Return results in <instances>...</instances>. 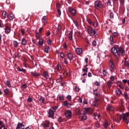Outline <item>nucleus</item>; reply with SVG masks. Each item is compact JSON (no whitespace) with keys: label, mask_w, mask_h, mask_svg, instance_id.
<instances>
[{"label":"nucleus","mask_w":129,"mask_h":129,"mask_svg":"<svg viewBox=\"0 0 129 129\" xmlns=\"http://www.w3.org/2000/svg\"><path fill=\"white\" fill-rule=\"evenodd\" d=\"M73 31H71L69 34V41H72L73 40Z\"/></svg>","instance_id":"obj_18"},{"label":"nucleus","mask_w":129,"mask_h":129,"mask_svg":"<svg viewBox=\"0 0 129 129\" xmlns=\"http://www.w3.org/2000/svg\"><path fill=\"white\" fill-rule=\"evenodd\" d=\"M2 16L5 19L9 18V15H8V13H7V11H3L2 13Z\"/></svg>","instance_id":"obj_22"},{"label":"nucleus","mask_w":129,"mask_h":129,"mask_svg":"<svg viewBox=\"0 0 129 129\" xmlns=\"http://www.w3.org/2000/svg\"><path fill=\"white\" fill-rule=\"evenodd\" d=\"M42 21L44 25H46V24H47V22H48V20H47V16H43L42 19Z\"/></svg>","instance_id":"obj_23"},{"label":"nucleus","mask_w":129,"mask_h":129,"mask_svg":"<svg viewBox=\"0 0 129 129\" xmlns=\"http://www.w3.org/2000/svg\"><path fill=\"white\" fill-rule=\"evenodd\" d=\"M111 85H112V83L111 82V81H109L107 82V86L109 88H110V87H111Z\"/></svg>","instance_id":"obj_41"},{"label":"nucleus","mask_w":129,"mask_h":129,"mask_svg":"<svg viewBox=\"0 0 129 129\" xmlns=\"http://www.w3.org/2000/svg\"><path fill=\"white\" fill-rule=\"evenodd\" d=\"M121 116L123 119V121H124L126 124H128L129 112H127L124 114H122Z\"/></svg>","instance_id":"obj_3"},{"label":"nucleus","mask_w":129,"mask_h":129,"mask_svg":"<svg viewBox=\"0 0 129 129\" xmlns=\"http://www.w3.org/2000/svg\"><path fill=\"white\" fill-rule=\"evenodd\" d=\"M39 45L41 46V45H43L44 43V40L43 39H40L38 41Z\"/></svg>","instance_id":"obj_37"},{"label":"nucleus","mask_w":129,"mask_h":129,"mask_svg":"<svg viewBox=\"0 0 129 129\" xmlns=\"http://www.w3.org/2000/svg\"><path fill=\"white\" fill-rule=\"evenodd\" d=\"M75 90L76 91H77V92H79V90H80V88H79V87L77 86L75 87Z\"/></svg>","instance_id":"obj_60"},{"label":"nucleus","mask_w":129,"mask_h":129,"mask_svg":"<svg viewBox=\"0 0 129 129\" xmlns=\"http://www.w3.org/2000/svg\"><path fill=\"white\" fill-rule=\"evenodd\" d=\"M41 125L42 127H49L50 126V121L46 120L41 124Z\"/></svg>","instance_id":"obj_7"},{"label":"nucleus","mask_w":129,"mask_h":129,"mask_svg":"<svg viewBox=\"0 0 129 129\" xmlns=\"http://www.w3.org/2000/svg\"><path fill=\"white\" fill-rule=\"evenodd\" d=\"M50 35H51V32H50V31H47L46 33V36L47 37H49V36H50Z\"/></svg>","instance_id":"obj_61"},{"label":"nucleus","mask_w":129,"mask_h":129,"mask_svg":"<svg viewBox=\"0 0 129 129\" xmlns=\"http://www.w3.org/2000/svg\"><path fill=\"white\" fill-rule=\"evenodd\" d=\"M30 74L33 77H39V76H41V75H42V74L40 73H38L36 72H32L30 73Z\"/></svg>","instance_id":"obj_10"},{"label":"nucleus","mask_w":129,"mask_h":129,"mask_svg":"<svg viewBox=\"0 0 129 129\" xmlns=\"http://www.w3.org/2000/svg\"><path fill=\"white\" fill-rule=\"evenodd\" d=\"M102 73L104 76H106L107 75V72H106V71L105 70H103Z\"/></svg>","instance_id":"obj_53"},{"label":"nucleus","mask_w":129,"mask_h":129,"mask_svg":"<svg viewBox=\"0 0 129 129\" xmlns=\"http://www.w3.org/2000/svg\"><path fill=\"white\" fill-rule=\"evenodd\" d=\"M10 21H13L14 19H15V15L13 14V13H11L10 15L8 17Z\"/></svg>","instance_id":"obj_27"},{"label":"nucleus","mask_w":129,"mask_h":129,"mask_svg":"<svg viewBox=\"0 0 129 129\" xmlns=\"http://www.w3.org/2000/svg\"><path fill=\"white\" fill-rule=\"evenodd\" d=\"M27 43L28 42H27V40L24 38H23L22 39L21 44H22L23 45V46H26L27 45Z\"/></svg>","instance_id":"obj_24"},{"label":"nucleus","mask_w":129,"mask_h":129,"mask_svg":"<svg viewBox=\"0 0 129 129\" xmlns=\"http://www.w3.org/2000/svg\"><path fill=\"white\" fill-rule=\"evenodd\" d=\"M84 113H87V114H90V113H92V109L91 108H84Z\"/></svg>","instance_id":"obj_9"},{"label":"nucleus","mask_w":129,"mask_h":129,"mask_svg":"<svg viewBox=\"0 0 129 129\" xmlns=\"http://www.w3.org/2000/svg\"><path fill=\"white\" fill-rule=\"evenodd\" d=\"M83 72H88V68L86 67H84V68L82 69Z\"/></svg>","instance_id":"obj_42"},{"label":"nucleus","mask_w":129,"mask_h":129,"mask_svg":"<svg viewBox=\"0 0 129 129\" xmlns=\"http://www.w3.org/2000/svg\"><path fill=\"white\" fill-rule=\"evenodd\" d=\"M94 6L97 10H99V9L102 8L103 5H102V3L101 1L97 0L95 2Z\"/></svg>","instance_id":"obj_4"},{"label":"nucleus","mask_w":129,"mask_h":129,"mask_svg":"<svg viewBox=\"0 0 129 129\" xmlns=\"http://www.w3.org/2000/svg\"><path fill=\"white\" fill-rule=\"evenodd\" d=\"M0 129H7L5 124L0 127Z\"/></svg>","instance_id":"obj_64"},{"label":"nucleus","mask_w":129,"mask_h":129,"mask_svg":"<svg viewBox=\"0 0 129 129\" xmlns=\"http://www.w3.org/2000/svg\"><path fill=\"white\" fill-rule=\"evenodd\" d=\"M6 85L8 87L11 88L12 87V84H11V81H6Z\"/></svg>","instance_id":"obj_35"},{"label":"nucleus","mask_w":129,"mask_h":129,"mask_svg":"<svg viewBox=\"0 0 129 129\" xmlns=\"http://www.w3.org/2000/svg\"><path fill=\"white\" fill-rule=\"evenodd\" d=\"M63 62L64 63V64H66V65H68V64H69V62L68 61V59H67V58H64L63 59Z\"/></svg>","instance_id":"obj_46"},{"label":"nucleus","mask_w":129,"mask_h":129,"mask_svg":"<svg viewBox=\"0 0 129 129\" xmlns=\"http://www.w3.org/2000/svg\"><path fill=\"white\" fill-rule=\"evenodd\" d=\"M92 25L95 27H98V22L97 21H95Z\"/></svg>","instance_id":"obj_40"},{"label":"nucleus","mask_w":129,"mask_h":129,"mask_svg":"<svg viewBox=\"0 0 129 129\" xmlns=\"http://www.w3.org/2000/svg\"><path fill=\"white\" fill-rule=\"evenodd\" d=\"M107 110H108V111H113L114 110V108L110 105H108L106 107Z\"/></svg>","instance_id":"obj_17"},{"label":"nucleus","mask_w":129,"mask_h":129,"mask_svg":"<svg viewBox=\"0 0 129 129\" xmlns=\"http://www.w3.org/2000/svg\"><path fill=\"white\" fill-rule=\"evenodd\" d=\"M52 109H53V111H54V112H55L56 110H57V109H58V106H54L53 107H52Z\"/></svg>","instance_id":"obj_56"},{"label":"nucleus","mask_w":129,"mask_h":129,"mask_svg":"<svg viewBox=\"0 0 129 129\" xmlns=\"http://www.w3.org/2000/svg\"><path fill=\"white\" fill-rule=\"evenodd\" d=\"M72 115V112L70 110H67L65 113V116L66 117H71Z\"/></svg>","instance_id":"obj_16"},{"label":"nucleus","mask_w":129,"mask_h":129,"mask_svg":"<svg viewBox=\"0 0 129 129\" xmlns=\"http://www.w3.org/2000/svg\"><path fill=\"white\" fill-rule=\"evenodd\" d=\"M97 45V43H96V40H93V42H92V46H93V47H95Z\"/></svg>","instance_id":"obj_58"},{"label":"nucleus","mask_w":129,"mask_h":129,"mask_svg":"<svg viewBox=\"0 0 129 129\" xmlns=\"http://www.w3.org/2000/svg\"><path fill=\"white\" fill-rule=\"evenodd\" d=\"M87 31L90 36H91L92 37L95 36V37H96L97 32H96L95 30H93V28H92L91 27L88 26L87 28Z\"/></svg>","instance_id":"obj_2"},{"label":"nucleus","mask_w":129,"mask_h":129,"mask_svg":"<svg viewBox=\"0 0 129 129\" xmlns=\"http://www.w3.org/2000/svg\"><path fill=\"white\" fill-rule=\"evenodd\" d=\"M67 99H68L69 101H71L72 99V97L71 96V95H68L67 97Z\"/></svg>","instance_id":"obj_49"},{"label":"nucleus","mask_w":129,"mask_h":129,"mask_svg":"<svg viewBox=\"0 0 129 129\" xmlns=\"http://www.w3.org/2000/svg\"><path fill=\"white\" fill-rule=\"evenodd\" d=\"M59 100H64V99H65L64 95H60L59 97Z\"/></svg>","instance_id":"obj_48"},{"label":"nucleus","mask_w":129,"mask_h":129,"mask_svg":"<svg viewBox=\"0 0 129 129\" xmlns=\"http://www.w3.org/2000/svg\"><path fill=\"white\" fill-rule=\"evenodd\" d=\"M16 129H25V125L23 123H18Z\"/></svg>","instance_id":"obj_11"},{"label":"nucleus","mask_w":129,"mask_h":129,"mask_svg":"<svg viewBox=\"0 0 129 129\" xmlns=\"http://www.w3.org/2000/svg\"><path fill=\"white\" fill-rule=\"evenodd\" d=\"M35 38L38 40V39H40L41 38V35H40V34L39 33H36L35 34Z\"/></svg>","instance_id":"obj_43"},{"label":"nucleus","mask_w":129,"mask_h":129,"mask_svg":"<svg viewBox=\"0 0 129 129\" xmlns=\"http://www.w3.org/2000/svg\"><path fill=\"white\" fill-rule=\"evenodd\" d=\"M43 74V76L44 77V78H45V79H48V78H49V74L47 72L44 71Z\"/></svg>","instance_id":"obj_21"},{"label":"nucleus","mask_w":129,"mask_h":129,"mask_svg":"<svg viewBox=\"0 0 129 129\" xmlns=\"http://www.w3.org/2000/svg\"><path fill=\"white\" fill-rule=\"evenodd\" d=\"M76 52H77V55H80L81 54H82V49L77 48Z\"/></svg>","instance_id":"obj_25"},{"label":"nucleus","mask_w":129,"mask_h":129,"mask_svg":"<svg viewBox=\"0 0 129 129\" xmlns=\"http://www.w3.org/2000/svg\"><path fill=\"white\" fill-rule=\"evenodd\" d=\"M50 50V47L49 46H46L44 49L45 53H49V50Z\"/></svg>","instance_id":"obj_38"},{"label":"nucleus","mask_w":129,"mask_h":129,"mask_svg":"<svg viewBox=\"0 0 129 129\" xmlns=\"http://www.w3.org/2000/svg\"><path fill=\"white\" fill-rule=\"evenodd\" d=\"M68 10L73 16H76V11H75L74 9H72L71 7H69Z\"/></svg>","instance_id":"obj_13"},{"label":"nucleus","mask_w":129,"mask_h":129,"mask_svg":"<svg viewBox=\"0 0 129 129\" xmlns=\"http://www.w3.org/2000/svg\"><path fill=\"white\" fill-rule=\"evenodd\" d=\"M116 93L117 94V95H119V96L122 95V92L119 89V88H118L116 90Z\"/></svg>","instance_id":"obj_19"},{"label":"nucleus","mask_w":129,"mask_h":129,"mask_svg":"<svg viewBox=\"0 0 129 129\" xmlns=\"http://www.w3.org/2000/svg\"><path fill=\"white\" fill-rule=\"evenodd\" d=\"M87 22L90 25H92V24L93 23V22H92V21H91L90 19H88Z\"/></svg>","instance_id":"obj_62"},{"label":"nucleus","mask_w":129,"mask_h":129,"mask_svg":"<svg viewBox=\"0 0 129 129\" xmlns=\"http://www.w3.org/2000/svg\"><path fill=\"white\" fill-rule=\"evenodd\" d=\"M119 111L122 112L124 110V107L123 106V102L121 101L119 103Z\"/></svg>","instance_id":"obj_12"},{"label":"nucleus","mask_w":129,"mask_h":129,"mask_svg":"<svg viewBox=\"0 0 129 129\" xmlns=\"http://www.w3.org/2000/svg\"><path fill=\"white\" fill-rule=\"evenodd\" d=\"M109 67V70L110 71H112V70L114 69V64L113 63V61L111 60H110Z\"/></svg>","instance_id":"obj_15"},{"label":"nucleus","mask_w":129,"mask_h":129,"mask_svg":"<svg viewBox=\"0 0 129 129\" xmlns=\"http://www.w3.org/2000/svg\"><path fill=\"white\" fill-rule=\"evenodd\" d=\"M39 101H40L41 103H44L45 101V98L44 97L40 96Z\"/></svg>","instance_id":"obj_34"},{"label":"nucleus","mask_w":129,"mask_h":129,"mask_svg":"<svg viewBox=\"0 0 129 129\" xmlns=\"http://www.w3.org/2000/svg\"><path fill=\"white\" fill-rule=\"evenodd\" d=\"M57 121H58V122H62V121H63V120H62V117H59L57 119Z\"/></svg>","instance_id":"obj_63"},{"label":"nucleus","mask_w":129,"mask_h":129,"mask_svg":"<svg viewBox=\"0 0 129 129\" xmlns=\"http://www.w3.org/2000/svg\"><path fill=\"white\" fill-rule=\"evenodd\" d=\"M17 70L19 72H23V73H27V70L24 69H21L20 67H18Z\"/></svg>","instance_id":"obj_20"},{"label":"nucleus","mask_w":129,"mask_h":129,"mask_svg":"<svg viewBox=\"0 0 129 129\" xmlns=\"http://www.w3.org/2000/svg\"><path fill=\"white\" fill-rule=\"evenodd\" d=\"M56 8L57 10H60L61 9V4L60 3H56Z\"/></svg>","instance_id":"obj_36"},{"label":"nucleus","mask_w":129,"mask_h":129,"mask_svg":"<svg viewBox=\"0 0 129 129\" xmlns=\"http://www.w3.org/2000/svg\"><path fill=\"white\" fill-rule=\"evenodd\" d=\"M94 85H95V86H100V84L98 81L95 82Z\"/></svg>","instance_id":"obj_55"},{"label":"nucleus","mask_w":129,"mask_h":129,"mask_svg":"<svg viewBox=\"0 0 129 129\" xmlns=\"http://www.w3.org/2000/svg\"><path fill=\"white\" fill-rule=\"evenodd\" d=\"M112 53L117 57V56H119L120 54L122 56H125V50L123 49L122 47L116 46L113 47L111 48Z\"/></svg>","instance_id":"obj_1"},{"label":"nucleus","mask_w":129,"mask_h":129,"mask_svg":"<svg viewBox=\"0 0 129 129\" xmlns=\"http://www.w3.org/2000/svg\"><path fill=\"white\" fill-rule=\"evenodd\" d=\"M60 83V86H62V87H64V86H66V83L65 82H59Z\"/></svg>","instance_id":"obj_51"},{"label":"nucleus","mask_w":129,"mask_h":129,"mask_svg":"<svg viewBox=\"0 0 129 129\" xmlns=\"http://www.w3.org/2000/svg\"><path fill=\"white\" fill-rule=\"evenodd\" d=\"M109 40L111 45H113V44H114V41H113V36L112 35H110Z\"/></svg>","instance_id":"obj_30"},{"label":"nucleus","mask_w":129,"mask_h":129,"mask_svg":"<svg viewBox=\"0 0 129 129\" xmlns=\"http://www.w3.org/2000/svg\"><path fill=\"white\" fill-rule=\"evenodd\" d=\"M83 116L82 117V120H86V119H87V116L85 115V113H83Z\"/></svg>","instance_id":"obj_44"},{"label":"nucleus","mask_w":129,"mask_h":129,"mask_svg":"<svg viewBox=\"0 0 129 129\" xmlns=\"http://www.w3.org/2000/svg\"><path fill=\"white\" fill-rule=\"evenodd\" d=\"M77 35L78 36V37H81L82 36V34H81V32L80 31H77Z\"/></svg>","instance_id":"obj_52"},{"label":"nucleus","mask_w":129,"mask_h":129,"mask_svg":"<svg viewBox=\"0 0 129 129\" xmlns=\"http://www.w3.org/2000/svg\"><path fill=\"white\" fill-rule=\"evenodd\" d=\"M124 65L125 67H129V63H128V61H126V59H125Z\"/></svg>","instance_id":"obj_39"},{"label":"nucleus","mask_w":129,"mask_h":129,"mask_svg":"<svg viewBox=\"0 0 129 129\" xmlns=\"http://www.w3.org/2000/svg\"><path fill=\"white\" fill-rule=\"evenodd\" d=\"M4 93H5L6 95L9 94V89H5L4 90Z\"/></svg>","instance_id":"obj_57"},{"label":"nucleus","mask_w":129,"mask_h":129,"mask_svg":"<svg viewBox=\"0 0 129 129\" xmlns=\"http://www.w3.org/2000/svg\"><path fill=\"white\" fill-rule=\"evenodd\" d=\"M67 56L68 59L70 61V63H71V60H73V58H74V55H73V53L71 52H68L67 53Z\"/></svg>","instance_id":"obj_8"},{"label":"nucleus","mask_w":129,"mask_h":129,"mask_svg":"<svg viewBox=\"0 0 129 129\" xmlns=\"http://www.w3.org/2000/svg\"><path fill=\"white\" fill-rule=\"evenodd\" d=\"M60 58H61V59H64V58H65V55L64 54V53H60Z\"/></svg>","instance_id":"obj_54"},{"label":"nucleus","mask_w":129,"mask_h":129,"mask_svg":"<svg viewBox=\"0 0 129 129\" xmlns=\"http://www.w3.org/2000/svg\"><path fill=\"white\" fill-rule=\"evenodd\" d=\"M94 116L95 117H97V118H100V114H97V113H94Z\"/></svg>","instance_id":"obj_45"},{"label":"nucleus","mask_w":129,"mask_h":129,"mask_svg":"<svg viewBox=\"0 0 129 129\" xmlns=\"http://www.w3.org/2000/svg\"><path fill=\"white\" fill-rule=\"evenodd\" d=\"M93 94L95 95V97H98L99 98H100V97H101V96H100V94L97 91V89L93 90Z\"/></svg>","instance_id":"obj_14"},{"label":"nucleus","mask_w":129,"mask_h":129,"mask_svg":"<svg viewBox=\"0 0 129 129\" xmlns=\"http://www.w3.org/2000/svg\"><path fill=\"white\" fill-rule=\"evenodd\" d=\"M63 49H68L67 43H64L63 44Z\"/></svg>","instance_id":"obj_59"},{"label":"nucleus","mask_w":129,"mask_h":129,"mask_svg":"<svg viewBox=\"0 0 129 129\" xmlns=\"http://www.w3.org/2000/svg\"><path fill=\"white\" fill-rule=\"evenodd\" d=\"M13 45L15 48H18L19 47V43L16 40L13 41Z\"/></svg>","instance_id":"obj_29"},{"label":"nucleus","mask_w":129,"mask_h":129,"mask_svg":"<svg viewBox=\"0 0 129 129\" xmlns=\"http://www.w3.org/2000/svg\"><path fill=\"white\" fill-rule=\"evenodd\" d=\"M48 117L50 118H52L54 119V115H55V111H53V110L49 109L47 112Z\"/></svg>","instance_id":"obj_5"},{"label":"nucleus","mask_w":129,"mask_h":129,"mask_svg":"<svg viewBox=\"0 0 129 129\" xmlns=\"http://www.w3.org/2000/svg\"><path fill=\"white\" fill-rule=\"evenodd\" d=\"M113 37H118V32H117V30L115 29V31L112 33Z\"/></svg>","instance_id":"obj_31"},{"label":"nucleus","mask_w":129,"mask_h":129,"mask_svg":"<svg viewBox=\"0 0 129 129\" xmlns=\"http://www.w3.org/2000/svg\"><path fill=\"white\" fill-rule=\"evenodd\" d=\"M115 118H116L118 121H120V120H121V116L119 115L118 114H116L115 115Z\"/></svg>","instance_id":"obj_26"},{"label":"nucleus","mask_w":129,"mask_h":129,"mask_svg":"<svg viewBox=\"0 0 129 129\" xmlns=\"http://www.w3.org/2000/svg\"><path fill=\"white\" fill-rule=\"evenodd\" d=\"M4 30L5 33L8 35V34H10L12 31V27H11V26H10L8 24H6L5 26Z\"/></svg>","instance_id":"obj_6"},{"label":"nucleus","mask_w":129,"mask_h":129,"mask_svg":"<svg viewBox=\"0 0 129 129\" xmlns=\"http://www.w3.org/2000/svg\"><path fill=\"white\" fill-rule=\"evenodd\" d=\"M56 69L58 71H60L61 69H62V68H61V64H58L56 66Z\"/></svg>","instance_id":"obj_33"},{"label":"nucleus","mask_w":129,"mask_h":129,"mask_svg":"<svg viewBox=\"0 0 129 129\" xmlns=\"http://www.w3.org/2000/svg\"><path fill=\"white\" fill-rule=\"evenodd\" d=\"M110 19H113L114 14H113V12H110Z\"/></svg>","instance_id":"obj_50"},{"label":"nucleus","mask_w":129,"mask_h":129,"mask_svg":"<svg viewBox=\"0 0 129 129\" xmlns=\"http://www.w3.org/2000/svg\"><path fill=\"white\" fill-rule=\"evenodd\" d=\"M63 106H66L67 107H70L69 106V103L67 101H64L63 102Z\"/></svg>","instance_id":"obj_32"},{"label":"nucleus","mask_w":129,"mask_h":129,"mask_svg":"<svg viewBox=\"0 0 129 129\" xmlns=\"http://www.w3.org/2000/svg\"><path fill=\"white\" fill-rule=\"evenodd\" d=\"M109 125V123H108V122L106 121L103 124V126L105 129H109V128L108 127Z\"/></svg>","instance_id":"obj_28"},{"label":"nucleus","mask_w":129,"mask_h":129,"mask_svg":"<svg viewBox=\"0 0 129 129\" xmlns=\"http://www.w3.org/2000/svg\"><path fill=\"white\" fill-rule=\"evenodd\" d=\"M124 97L126 99V100H127V99H129L128 95H127V93H124Z\"/></svg>","instance_id":"obj_47"}]
</instances>
